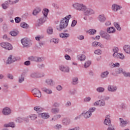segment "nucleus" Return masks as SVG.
<instances>
[{"mask_svg": "<svg viewBox=\"0 0 130 130\" xmlns=\"http://www.w3.org/2000/svg\"><path fill=\"white\" fill-rule=\"evenodd\" d=\"M64 58H65V59H66V60H72V58H71V56H70V55H69L68 54H66L64 55Z\"/></svg>", "mask_w": 130, "mask_h": 130, "instance_id": "4d7b16f0", "label": "nucleus"}, {"mask_svg": "<svg viewBox=\"0 0 130 130\" xmlns=\"http://www.w3.org/2000/svg\"><path fill=\"white\" fill-rule=\"evenodd\" d=\"M98 98L100 100L94 102L93 103V106H99V107H103L105 106V101L104 100V96L101 95L99 96Z\"/></svg>", "mask_w": 130, "mask_h": 130, "instance_id": "f03ea898", "label": "nucleus"}, {"mask_svg": "<svg viewBox=\"0 0 130 130\" xmlns=\"http://www.w3.org/2000/svg\"><path fill=\"white\" fill-rule=\"evenodd\" d=\"M3 113L4 115H10L11 113V109L9 107L5 108L3 110Z\"/></svg>", "mask_w": 130, "mask_h": 130, "instance_id": "2eb2a0df", "label": "nucleus"}, {"mask_svg": "<svg viewBox=\"0 0 130 130\" xmlns=\"http://www.w3.org/2000/svg\"><path fill=\"white\" fill-rule=\"evenodd\" d=\"M124 51L127 53L128 54H130V46L129 45H125L123 47Z\"/></svg>", "mask_w": 130, "mask_h": 130, "instance_id": "a878e982", "label": "nucleus"}, {"mask_svg": "<svg viewBox=\"0 0 130 130\" xmlns=\"http://www.w3.org/2000/svg\"><path fill=\"white\" fill-rule=\"evenodd\" d=\"M20 26L22 28H24L25 29H27V28H29V25H28L26 22H22L20 24Z\"/></svg>", "mask_w": 130, "mask_h": 130, "instance_id": "c9c22d12", "label": "nucleus"}, {"mask_svg": "<svg viewBox=\"0 0 130 130\" xmlns=\"http://www.w3.org/2000/svg\"><path fill=\"white\" fill-rule=\"evenodd\" d=\"M78 59L79 60H80L81 61H83L84 60H85L86 59V56L85 55L82 54L78 56Z\"/></svg>", "mask_w": 130, "mask_h": 130, "instance_id": "473e14b6", "label": "nucleus"}, {"mask_svg": "<svg viewBox=\"0 0 130 130\" xmlns=\"http://www.w3.org/2000/svg\"><path fill=\"white\" fill-rule=\"evenodd\" d=\"M71 105L72 103L70 101H67V103L65 104V106H66V107H70V106H71Z\"/></svg>", "mask_w": 130, "mask_h": 130, "instance_id": "13d9d810", "label": "nucleus"}, {"mask_svg": "<svg viewBox=\"0 0 130 130\" xmlns=\"http://www.w3.org/2000/svg\"><path fill=\"white\" fill-rule=\"evenodd\" d=\"M1 46L3 48H5V49H6L7 50H12V49H13L12 45L8 42L2 43Z\"/></svg>", "mask_w": 130, "mask_h": 130, "instance_id": "0eeeda50", "label": "nucleus"}, {"mask_svg": "<svg viewBox=\"0 0 130 130\" xmlns=\"http://www.w3.org/2000/svg\"><path fill=\"white\" fill-rule=\"evenodd\" d=\"M12 55H10V56L8 57L6 63L7 64H11V63H13V62H15V59L14 58L12 60Z\"/></svg>", "mask_w": 130, "mask_h": 130, "instance_id": "b1692460", "label": "nucleus"}, {"mask_svg": "<svg viewBox=\"0 0 130 130\" xmlns=\"http://www.w3.org/2000/svg\"><path fill=\"white\" fill-rule=\"evenodd\" d=\"M41 39H43V37L40 36H37L36 37V40H37V41H40Z\"/></svg>", "mask_w": 130, "mask_h": 130, "instance_id": "bf43d9fd", "label": "nucleus"}, {"mask_svg": "<svg viewBox=\"0 0 130 130\" xmlns=\"http://www.w3.org/2000/svg\"><path fill=\"white\" fill-rule=\"evenodd\" d=\"M114 25L118 31H120V30H121V27L119 26V24H118L117 22H114Z\"/></svg>", "mask_w": 130, "mask_h": 130, "instance_id": "37998d69", "label": "nucleus"}, {"mask_svg": "<svg viewBox=\"0 0 130 130\" xmlns=\"http://www.w3.org/2000/svg\"><path fill=\"white\" fill-rule=\"evenodd\" d=\"M41 12V9L40 8H37L34 10L32 14L34 16H37Z\"/></svg>", "mask_w": 130, "mask_h": 130, "instance_id": "cd10ccee", "label": "nucleus"}, {"mask_svg": "<svg viewBox=\"0 0 130 130\" xmlns=\"http://www.w3.org/2000/svg\"><path fill=\"white\" fill-rule=\"evenodd\" d=\"M62 123L63 125H69L71 124V119L68 117L63 118L62 120Z\"/></svg>", "mask_w": 130, "mask_h": 130, "instance_id": "4468645a", "label": "nucleus"}, {"mask_svg": "<svg viewBox=\"0 0 130 130\" xmlns=\"http://www.w3.org/2000/svg\"><path fill=\"white\" fill-rule=\"evenodd\" d=\"M94 111H96V108L95 107L90 108L88 111V112L90 113L91 115H92V113L94 112Z\"/></svg>", "mask_w": 130, "mask_h": 130, "instance_id": "49530a36", "label": "nucleus"}, {"mask_svg": "<svg viewBox=\"0 0 130 130\" xmlns=\"http://www.w3.org/2000/svg\"><path fill=\"white\" fill-rule=\"evenodd\" d=\"M59 36L61 38H68V37H70V35L67 33H62L59 34Z\"/></svg>", "mask_w": 130, "mask_h": 130, "instance_id": "c85d7f7f", "label": "nucleus"}, {"mask_svg": "<svg viewBox=\"0 0 130 130\" xmlns=\"http://www.w3.org/2000/svg\"><path fill=\"white\" fill-rule=\"evenodd\" d=\"M50 42L51 43H54L55 44H58V42H59V39H53L50 40Z\"/></svg>", "mask_w": 130, "mask_h": 130, "instance_id": "ea45409f", "label": "nucleus"}, {"mask_svg": "<svg viewBox=\"0 0 130 130\" xmlns=\"http://www.w3.org/2000/svg\"><path fill=\"white\" fill-rule=\"evenodd\" d=\"M45 83L48 86H53L54 82L51 78H48L45 80Z\"/></svg>", "mask_w": 130, "mask_h": 130, "instance_id": "6ab92c4d", "label": "nucleus"}, {"mask_svg": "<svg viewBox=\"0 0 130 130\" xmlns=\"http://www.w3.org/2000/svg\"><path fill=\"white\" fill-rule=\"evenodd\" d=\"M29 118H30L31 120H35V119L37 118V115L34 114H31L29 115Z\"/></svg>", "mask_w": 130, "mask_h": 130, "instance_id": "8fccbe9b", "label": "nucleus"}, {"mask_svg": "<svg viewBox=\"0 0 130 130\" xmlns=\"http://www.w3.org/2000/svg\"><path fill=\"white\" fill-rule=\"evenodd\" d=\"M112 9L114 12H117L119 10L121 9V6H119L116 4H114L112 6Z\"/></svg>", "mask_w": 130, "mask_h": 130, "instance_id": "aec40b11", "label": "nucleus"}, {"mask_svg": "<svg viewBox=\"0 0 130 130\" xmlns=\"http://www.w3.org/2000/svg\"><path fill=\"white\" fill-rule=\"evenodd\" d=\"M55 128L58 130L61 129V128H62V125H61V124H57L55 126Z\"/></svg>", "mask_w": 130, "mask_h": 130, "instance_id": "864d4df0", "label": "nucleus"}, {"mask_svg": "<svg viewBox=\"0 0 130 130\" xmlns=\"http://www.w3.org/2000/svg\"><path fill=\"white\" fill-rule=\"evenodd\" d=\"M104 91H105V88H104V87H99L96 88V91L98 93H103Z\"/></svg>", "mask_w": 130, "mask_h": 130, "instance_id": "2f4dec72", "label": "nucleus"}, {"mask_svg": "<svg viewBox=\"0 0 130 130\" xmlns=\"http://www.w3.org/2000/svg\"><path fill=\"white\" fill-rule=\"evenodd\" d=\"M28 60H30L31 61H36L37 59V56H31L28 57Z\"/></svg>", "mask_w": 130, "mask_h": 130, "instance_id": "4c0bfd02", "label": "nucleus"}, {"mask_svg": "<svg viewBox=\"0 0 130 130\" xmlns=\"http://www.w3.org/2000/svg\"><path fill=\"white\" fill-rule=\"evenodd\" d=\"M108 75H109V72H108V71H106V72H103L101 74V78H107Z\"/></svg>", "mask_w": 130, "mask_h": 130, "instance_id": "f704fd0d", "label": "nucleus"}, {"mask_svg": "<svg viewBox=\"0 0 130 130\" xmlns=\"http://www.w3.org/2000/svg\"><path fill=\"white\" fill-rule=\"evenodd\" d=\"M81 129V128H80V126H76L74 128H69L68 129V130H80Z\"/></svg>", "mask_w": 130, "mask_h": 130, "instance_id": "0e129e2a", "label": "nucleus"}, {"mask_svg": "<svg viewBox=\"0 0 130 130\" xmlns=\"http://www.w3.org/2000/svg\"><path fill=\"white\" fill-rule=\"evenodd\" d=\"M90 64H91V61H90V60L86 61L84 65V68H89V67H90Z\"/></svg>", "mask_w": 130, "mask_h": 130, "instance_id": "de8ad7c7", "label": "nucleus"}, {"mask_svg": "<svg viewBox=\"0 0 130 130\" xmlns=\"http://www.w3.org/2000/svg\"><path fill=\"white\" fill-rule=\"evenodd\" d=\"M45 76L44 73H40L39 72H32L30 74V78L32 79H39L43 78Z\"/></svg>", "mask_w": 130, "mask_h": 130, "instance_id": "20e7f679", "label": "nucleus"}, {"mask_svg": "<svg viewBox=\"0 0 130 130\" xmlns=\"http://www.w3.org/2000/svg\"><path fill=\"white\" fill-rule=\"evenodd\" d=\"M46 21V18L45 17H41L40 19H39L37 21V27H39L40 26H41L43 23H45Z\"/></svg>", "mask_w": 130, "mask_h": 130, "instance_id": "9b49d317", "label": "nucleus"}, {"mask_svg": "<svg viewBox=\"0 0 130 130\" xmlns=\"http://www.w3.org/2000/svg\"><path fill=\"white\" fill-rule=\"evenodd\" d=\"M39 115L43 118V119H47V118H49V114L47 113H41Z\"/></svg>", "mask_w": 130, "mask_h": 130, "instance_id": "412c9836", "label": "nucleus"}, {"mask_svg": "<svg viewBox=\"0 0 130 130\" xmlns=\"http://www.w3.org/2000/svg\"><path fill=\"white\" fill-rule=\"evenodd\" d=\"M37 124H39V125H42L44 123V121L42 119H40L36 121Z\"/></svg>", "mask_w": 130, "mask_h": 130, "instance_id": "09e8293b", "label": "nucleus"}, {"mask_svg": "<svg viewBox=\"0 0 130 130\" xmlns=\"http://www.w3.org/2000/svg\"><path fill=\"white\" fill-rule=\"evenodd\" d=\"M10 34L11 36H17L19 34V31L18 30H13L10 32Z\"/></svg>", "mask_w": 130, "mask_h": 130, "instance_id": "58836bf2", "label": "nucleus"}, {"mask_svg": "<svg viewBox=\"0 0 130 130\" xmlns=\"http://www.w3.org/2000/svg\"><path fill=\"white\" fill-rule=\"evenodd\" d=\"M43 91H44V92H45L47 94H51L52 93V91H51V90L46 88H43Z\"/></svg>", "mask_w": 130, "mask_h": 130, "instance_id": "c03bdc74", "label": "nucleus"}, {"mask_svg": "<svg viewBox=\"0 0 130 130\" xmlns=\"http://www.w3.org/2000/svg\"><path fill=\"white\" fill-rule=\"evenodd\" d=\"M59 70L63 73H70V67L61 65L59 66Z\"/></svg>", "mask_w": 130, "mask_h": 130, "instance_id": "9d476101", "label": "nucleus"}, {"mask_svg": "<svg viewBox=\"0 0 130 130\" xmlns=\"http://www.w3.org/2000/svg\"><path fill=\"white\" fill-rule=\"evenodd\" d=\"M2 8L3 9H4V10H7V9H8V8H9V6L5 4H3L2 5Z\"/></svg>", "mask_w": 130, "mask_h": 130, "instance_id": "774afa93", "label": "nucleus"}, {"mask_svg": "<svg viewBox=\"0 0 130 130\" xmlns=\"http://www.w3.org/2000/svg\"><path fill=\"white\" fill-rule=\"evenodd\" d=\"M77 25V20H74L72 21L71 27H75Z\"/></svg>", "mask_w": 130, "mask_h": 130, "instance_id": "e2e57ef3", "label": "nucleus"}, {"mask_svg": "<svg viewBox=\"0 0 130 130\" xmlns=\"http://www.w3.org/2000/svg\"><path fill=\"white\" fill-rule=\"evenodd\" d=\"M107 130H115V129H114V125H110L109 126V127H108Z\"/></svg>", "mask_w": 130, "mask_h": 130, "instance_id": "338daca9", "label": "nucleus"}, {"mask_svg": "<svg viewBox=\"0 0 130 130\" xmlns=\"http://www.w3.org/2000/svg\"><path fill=\"white\" fill-rule=\"evenodd\" d=\"M51 111L52 113H58V112H59V109L57 108H52Z\"/></svg>", "mask_w": 130, "mask_h": 130, "instance_id": "72a5a7b5", "label": "nucleus"}, {"mask_svg": "<svg viewBox=\"0 0 130 130\" xmlns=\"http://www.w3.org/2000/svg\"><path fill=\"white\" fill-rule=\"evenodd\" d=\"M120 120V125L122 126V127H124L127 123H128V121L124 120L123 119L120 118H119Z\"/></svg>", "mask_w": 130, "mask_h": 130, "instance_id": "a211bd4d", "label": "nucleus"}, {"mask_svg": "<svg viewBox=\"0 0 130 130\" xmlns=\"http://www.w3.org/2000/svg\"><path fill=\"white\" fill-rule=\"evenodd\" d=\"M85 16H91V15H93L95 14V11L91 8H87L86 5L85 6L84 9L83 10Z\"/></svg>", "mask_w": 130, "mask_h": 130, "instance_id": "423d86ee", "label": "nucleus"}, {"mask_svg": "<svg viewBox=\"0 0 130 130\" xmlns=\"http://www.w3.org/2000/svg\"><path fill=\"white\" fill-rule=\"evenodd\" d=\"M118 51H119V49H118V47H114L113 48V52L114 53L113 54V57H114L116 55H117L119 53Z\"/></svg>", "mask_w": 130, "mask_h": 130, "instance_id": "393cba45", "label": "nucleus"}, {"mask_svg": "<svg viewBox=\"0 0 130 130\" xmlns=\"http://www.w3.org/2000/svg\"><path fill=\"white\" fill-rule=\"evenodd\" d=\"M85 5L78 3H75L72 4V7L73 9L76 10V11H79V12H83V10L85 9Z\"/></svg>", "mask_w": 130, "mask_h": 130, "instance_id": "7ed1b4c3", "label": "nucleus"}, {"mask_svg": "<svg viewBox=\"0 0 130 130\" xmlns=\"http://www.w3.org/2000/svg\"><path fill=\"white\" fill-rule=\"evenodd\" d=\"M102 52V51H101L100 49L96 50L94 51L95 54H98L99 55L101 54Z\"/></svg>", "mask_w": 130, "mask_h": 130, "instance_id": "680f3d73", "label": "nucleus"}, {"mask_svg": "<svg viewBox=\"0 0 130 130\" xmlns=\"http://www.w3.org/2000/svg\"><path fill=\"white\" fill-rule=\"evenodd\" d=\"M15 21L16 23H19L21 22V18L20 17H15Z\"/></svg>", "mask_w": 130, "mask_h": 130, "instance_id": "052dcab7", "label": "nucleus"}, {"mask_svg": "<svg viewBox=\"0 0 130 130\" xmlns=\"http://www.w3.org/2000/svg\"><path fill=\"white\" fill-rule=\"evenodd\" d=\"M47 33L49 35H51L52 34H53V29L52 28V27H48V28L47 29Z\"/></svg>", "mask_w": 130, "mask_h": 130, "instance_id": "c756f323", "label": "nucleus"}, {"mask_svg": "<svg viewBox=\"0 0 130 130\" xmlns=\"http://www.w3.org/2000/svg\"><path fill=\"white\" fill-rule=\"evenodd\" d=\"M107 89L109 92H116L117 91V87L113 85H109Z\"/></svg>", "mask_w": 130, "mask_h": 130, "instance_id": "f8f14e48", "label": "nucleus"}, {"mask_svg": "<svg viewBox=\"0 0 130 130\" xmlns=\"http://www.w3.org/2000/svg\"><path fill=\"white\" fill-rule=\"evenodd\" d=\"M104 123L106 125H109V126L111 125V121L110 120V115H107L106 116Z\"/></svg>", "mask_w": 130, "mask_h": 130, "instance_id": "ddd939ff", "label": "nucleus"}, {"mask_svg": "<svg viewBox=\"0 0 130 130\" xmlns=\"http://www.w3.org/2000/svg\"><path fill=\"white\" fill-rule=\"evenodd\" d=\"M45 60V58L43 57H37V60L36 62H41V61H43Z\"/></svg>", "mask_w": 130, "mask_h": 130, "instance_id": "79ce46f5", "label": "nucleus"}, {"mask_svg": "<svg viewBox=\"0 0 130 130\" xmlns=\"http://www.w3.org/2000/svg\"><path fill=\"white\" fill-rule=\"evenodd\" d=\"M34 110L37 111L38 113H39V112H41L43 110V109L39 106H36L34 107Z\"/></svg>", "mask_w": 130, "mask_h": 130, "instance_id": "7c9ffc66", "label": "nucleus"}, {"mask_svg": "<svg viewBox=\"0 0 130 130\" xmlns=\"http://www.w3.org/2000/svg\"><path fill=\"white\" fill-rule=\"evenodd\" d=\"M35 97H38V98H40L41 97V92L40 90L37 88H35L32 90Z\"/></svg>", "mask_w": 130, "mask_h": 130, "instance_id": "1a4fd4ad", "label": "nucleus"}, {"mask_svg": "<svg viewBox=\"0 0 130 130\" xmlns=\"http://www.w3.org/2000/svg\"><path fill=\"white\" fill-rule=\"evenodd\" d=\"M116 74H123V75H124V74H126L125 72H123V71L122 70V69L119 68L116 71Z\"/></svg>", "mask_w": 130, "mask_h": 130, "instance_id": "a18cd8bd", "label": "nucleus"}, {"mask_svg": "<svg viewBox=\"0 0 130 130\" xmlns=\"http://www.w3.org/2000/svg\"><path fill=\"white\" fill-rule=\"evenodd\" d=\"M71 18L72 15H69L64 18H62L60 21V29H65V28H67V27H68V25H69V21H70V19Z\"/></svg>", "mask_w": 130, "mask_h": 130, "instance_id": "f257e3e1", "label": "nucleus"}, {"mask_svg": "<svg viewBox=\"0 0 130 130\" xmlns=\"http://www.w3.org/2000/svg\"><path fill=\"white\" fill-rule=\"evenodd\" d=\"M115 28L114 27H110L107 28V32L109 33V34L115 33Z\"/></svg>", "mask_w": 130, "mask_h": 130, "instance_id": "4be33fe9", "label": "nucleus"}, {"mask_svg": "<svg viewBox=\"0 0 130 130\" xmlns=\"http://www.w3.org/2000/svg\"><path fill=\"white\" fill-rule=\"evenodd\" d=\"M81 115H83L84 118H90L92 116L91 113H90L88 111H84L82 113Z\"/></svg>", "mask_w": 130, "mask_h": 130, "instance_id": "dca6fc26", "label": "nucleus"}, {"mask_svg": "<svg viewBox=\"0 0 130 130\" xmlns=\"http://www.w3.org/2000/svg\"><path fill=\"white\" fill-rule=\"evenodd\" d=\"M43 15L44 17H43V18H47V15H48V13H49V10L46 8L44 9L43 12H42Z\"/></svg>", "mask_w": 130, "mask_h": 130, "instance_id": "bb28decb", "label": "nucleus"}, {"mask_svg": "<svg viewBox=\"0 0 130 130\" xmlns=\"http://www.w3.org/2000/svg\"><path fill=\"white\" fill-rule=\"evenodd\" d=\"M25 80V77L24 76H20L19 77L18 82L19 83H23Z\"/></svg>", "mask_w": 130, "mask_h": 130, "instance_id": "603ef678", "label": "nucleus"}, {"mask_svg": "<svg viewBox=\"0 0 130 130\" xmlns=\"http://www.w3.org/2000/svg\"><path fill=\"white\" fill-rule=\"evenodd\" d=\"M15 121L18 123L22 122V121H23V119H22V118L18 117L15 120Z\"/></svg>", "mask_w": 130, "mask_h": 130, "instance_id": "69168bd1", "label": "nucleus"}, {"mask_svg": "<svg viewBox=\"0 0 130 130\" xmlns=\"http://www.w3.org/2000/svg\"><path fill=\"white\" fill-rule=\"evenodd\" d=\"M21 42L23 47H30L32 45V41L27 38H24L21 39Z\"/></svg>", "mask_w": 130, "mask_h": 130, "instance_id": "39448f33", "label": "nucleus"}, {"mask_svg": "<svg viewBox=\"0 0 130 130\" xmlns=\"http://www.w3.org/2000/svg\"><path fill=\"white\" fill-rule=\"evenodd\" d=\"M79 81L78 77H73L72 78V84L73 85H77L78 81Z\"/></svg>", "mask_w": 130, "mask_h": 130, "instance_id": "e433bc0d", "label": "nucleus"}, {"mask_svg": "<svg viewBox=\"0 0 130 130\" xmlns=\"http://www.w3.org/2000/svg\"><path fill=\"white\" fill-rule=\"evenodd\" d=\"M96 31L95 29H91L87 31V33L90 35H94L96 33Z\"/></svg>", "mask_w": 130, "mask_h": 130, "instance_id": "a19ab883", "label": "nucleus"}, {"mask_svg": "<svg viewBox=\"0 0 130 130\" xmlns=\"http://www.w3.org/2000/svg\"><path fill=\"white\" fill-rule=\"evenodd\" d=\"M115 58H117L118 59H124V55L122 53H118L116 55H115L114 57Z\"/></svg>", "mask_w": 130, "mask_h": 130, "instance_id": "5701e85b", "label": "nucleus"}, {"mask_svg": "<svg viewBox=\"0 0 130 130\" xmlns=\"http://www.w3.org/2000/svg\"><path fill=\"white\" fill-rule=\"evenodd\" d=\"M98 20L101 23H104L106 21V17L104 14L100 15L98 17Z\"/></svg>", "mask_w": 130, "mask_h": 130, "instance_id": "f3484780", "label": "nucleus"}, {"mask_svg": "<svg viewBox=\"0 0 130 130\" xmlns=\"http://www.w3.org/2000/svg\"><path fill=\"white\" fill-rule=\"evenodd\" d=\"M69 93L71 95H75L77 93V90L76 89H71L69 91Z\"/></svg>", "mask_w": 130, "mask_h": 130, "instance_id": "5fc2aeb1", "label": "nucleus"}, {"mask_svg": "<svg viewBox=\"0 0 130 130\" xmlns=\"http://www.w3.org/2000/svg\"><path fill=\"white\" fill-rule=\"evenodd\" d=\"M20 2V0H14V1H11V0L8 1V2L10 5H15V4H18Z\"/></svg>", "mask_w": 130, "mask_h": 130, "instance_id": "3c124183", "label": "nucleus"}, {"mask_svg": "<svg viewBox=\"0 0 130 130\" xmlns=\"http://www.w3.org/2000/svg\"><path fill=\"white\" fill-rule=\"evenodd\" d=\"M100 35L103 37V38H105L106 40H111V37L107 32L103 30H101L100 32Z\"/></svg>", "mask_w": 130, "mask_h": 130, "instance_id": "6e6552de", "label": "nucleus"}, {"mask_svg": "<svg viewBox=\"0 0 130 130\" xmlns=\"http://www.w3.org/2000/svg\"><path fill=\"white\" fill-rule=\"evenodd\" d=\"M84 102H90L91 101V98L90 96L86 97L84 99Z\"/></svg>", "mask_w": 130, "mask_h": 130, "instance_id": "6e6d98bb", "label": "nucleus"}]
</instances>
